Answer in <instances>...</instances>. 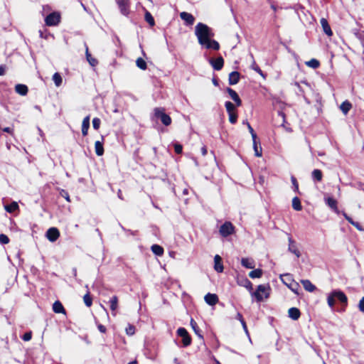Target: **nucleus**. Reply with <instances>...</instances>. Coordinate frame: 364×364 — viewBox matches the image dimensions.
Returning a JSON list of instances; mask_svg holds the SVG:
<instances>
[{
    "mask_svg": "<svg viewBox=\"0 0 364 364\" xmlns=\"http://www.w3.org/2000/svg\"><path fill=\"white\" fill-rule=\"evenodd\" d=\"M109 303L110 309L112 311V314L113 316H115V311L118 308V298L116 296H112L109 301Z\"/></svg>",
    "mask_w": 364,
    "mask_h": 364,
    "instance_id": "obj_26",
    "label": "nucleus"
},
{
    "mask_svg": "<svg viewBox=\"0 0 364 364\" xmlns=\"http://www.w3.org/2000/svg\"><path fill=\"white\" fill-rule=\"evenodd\" d=\"M289 316L293 320H297L300 317V311L295 307L290 308L288 311Z\"/></svg>",
    "mask_w": 364,
    "mask_h": 364,
    "instance_id": "obj_20",
    "label": "nucleus"
},
{
    "mask_svg": "<svg viewBox=\"0 0 364 364\" xmlns=\"http://www.w3.org/2000/svg\"><path fill=\"white\" fill-rule=\"evenodd\" d=\"M301 283L302 284L305 290L309 292H313L316 289L315 285H314L309 279H302L301 280Z\"/></svg>",
    "mask_w": 364,
    "mask_h": 364,
    "instance_id": "obj_14",
    "label": "nucleus"
},
{
    "mask_svg": "<svg viewBox=\"0 0 364 364\" xmlns=\"http://www.w3.org/2000/svg\"><path fill=\"white\" fill-rule=\"evenodd\" d=\"M90 127V116H87L84 118L82 123V134L83 136L87 134L88 129Z\"/></svg>",
    "mask_w": 364,
    "mask_h": 364,
    "instance_id": "obj_22",
    "label": "nucleus"
},
{
    "mask_svg": "<svg viewBox=\"0 0 364 364\" xmlns=\"http://www.w3.org/2000/svg\"><path fill=\"white\" fill-rule=\"evenodd\" d=\"M280 279L282 282L287 287H289L291 282H294L292 276L290 274H281Z\"/></svg>",
    "mask_w": 364,
    "mask_h": 364,
    "instance_id": "obj_25",
    "label": "nucleus"
},
{
    "mask_svg": "<svg viewBox=\"0 0 364 364\" xmlns=\"http://www.w3.org/2000/svg\"><path fill=\"white\" fill-rule=\"evenodd\" d=\"M53 310L56 314H65V310L59 301L54 302L53 305Z\"/></svg>",
    "mask_w": 364,
    "mask_h": 364,
    "instance_id": "obj_23",
    "label": "nucleus"
},
{
    "mask_svg": "<svg viewBox=\"0 0 364 364\" xmlns=\"http://www.w3.org/2000/svg\"><path fill=\"white\" fill-rule=\"evenodd\" d=\"M63 196L66 199L67 201H70V197L67 193H65V196Z\"/></svg>",
    "mask_w": 364,
    "mask_h": 364,
    "instance_id": "obj_64",
    "label": "nucleus"
},
{
    "mask_svg": "<svg viewBox=\"0 0 364 364\" xmlns=\"http://www.w3.org/2000/svg\"><path fill=\"white\" fill-rule=\"evenodd\" d=\"M270 287L269 285L260 284L257 287L255 292H252V295L254 296L257 301L260 302L265 299H267L269 296Z\"/></svg>",
    "mask_w": 364,
    "mask_h": 364,
    "instance_id": "obj_2",
    "label": "nucleus"
},
{
    "mask_svg": "<svg viewBox=\"0 0 364 364\" xmlns=\"http://www.w3.org/2000/svg\"><path fill=\"white\" fill-rule=\"evenodd\" d=\"M86 58H87V61L89 62L90 65H92V67L97 65V63H98L97 60L95 58L92 57L91 54L88 51L87 47L86 48Z\"/></svg>",
    "mask_w": 364,
    "mask_h": 364,
    "instance_id": "obj_31",
    "label": "nucleus"
},
{
    "mask_svg": "<svg viewBox=\"0 0 364 364\" xmlns=\"http://www.w3.org/2000/svg\"><path fill=\"white\" fill-rule=\"evenodd\" d=\"M255 70H256L259 74H260L261 75L263 76V73H262V71L260 70V68H259L258 67L255 68Z\"/></svg>",
    "mask_w": 364,
    "mask_h": 364,
    "instance_id": "obj_62",
    "label": "nucleus"
},
{
    "mask_svg": "<svg viewBox=\"0 0 364 364\" xmlns=\"http://www.w3.org/2000/svg\"><path fill=\"white\" fill-rule=\"evenodd\" d=\"M195 34L197 36L199 44L202 46L214 50L220 49L219 43L212 39L214 34L207 25L198 23L195 27Z\"/></svg>",
    "mask_w": 364,
    "mask_h": 364,
    "instance_id": "obj_1",
    "label": "nucleus"
},
{
    "mask_svg": "<svg viewBox=\"0 0 364 364\" xmlns=\"http://www.w3.org/2000/svg\"><path fill=\"white\" fill-rule=\"evenodd\" d=\"M191 325L193 328V329L194 330V331L196 332V333L198 334V326H197V323L196 322L193 320V319H191Z\"/></svg>",
    "mask_w": 364,
    "mask_h": 364,
    "instance_id": "obj_51",
    "label": "nucleus"
},
{
    "mask_svg": "<svg viewBox=\"0 0 364 364\" xmlns=\"http://www.w3.org/2000/svg\"><path fill=\"white\" fill-rule=\"evenodd\" d=\"M4 132H8V133H11V129L10 127H6V128L4 129Z\"/></svg>",
    "mask_w": 364,
    "mask_h": 364,
    "instance_id": "obj_63",
    "label": "nucleus"
},
{
    "mask_svg": "<svg viewBox=\"0 0 364 364\" xmlns=\"http://www.w3.org/2000/svg\"><path fill=\"white\" fill-rule=\"evenodd\" d=\"M125 331H126V333H127V335H129V336H132V335H134V333H135V328H134V326H132V325H129V326L126 328Z\"/></svg>",
    "mask_w": 364,
    "mask_h": 364,
    "instance_id": "obj_46",
    "label": "nucleus"
},
{
    "mask_svg": "<svg viewBox=\"0 0 364 364\" xmlns=\"http://www.w3.org/2000/svg\"><path fill=\"white\" fill-rule=\"evenodd\" d=\"M95 153L97 156H102L104 154V148L102 142L97 141L95 143Z\"/></svg>",
    "mask_w": 364,
    "mask_h": 364,
    "instance_id": "obj_28",
    "label": "nucleus"
},
{
    "mask_svg": "<svg viewBox=\"0 0 364 364\" xmlns=\"http://www.w3.org/2000/svg\"><path fill=\"white\" fill-rule=\"evenodd\" d=\"M46 24L48 26H57L60 21V14L59 12L54 11L50 14L45 19Z\"/></svg>",
    "mask_w": 364,
    "mask_h": 364,
    "instance_id": "obj_4",
    "label": "nucleus"
},
{
    "mask_svg": "<svg viewBox=\"0 0 364 364\" xmlns=\"http://www.w3.org/2000/svg\"><path fill=\"white\" fill-rule=\"evenodd\" d=\"M201 153L203 156H205L207 154V148L205 146H203L201 148Z\"/></svg>",
    "mask_w": 364,
    "mask_h": 364,
    "instance_id": "obj_60",
    "label": "nucleus"
},
{
    "mask_svg": "<svg viewBox=\"0 0 364 364\" xmlns=\"http://www.w3.org/2000/svg\"><path fill=\"white\" fill-rule=\"evenodd\" d=\"M288 287L295 294H298V289H299L298 283L293 282Z\"/></svg>",
    "mask_w": 364,
    "mask_h": 364,
    "instance_id": "obj_45",
    "label": "nucleus"
},
{
    "mask_svg": "<svg viewBox=\"0 0 364 364\" xmlns=\"http://www.w3.org/2000/svg\"><path fill=\"white\" fill-rule=\"evenodd\" d=\"M352 107V105L350 102L346 100L340 106V109L342 112L346 115L350 111Z\"/></svg>",
    "mask_w": 364,
    "mask_h": 364,
    "instance_id": "obj_27",
    "label": "nucleus"
},
{
    "mask_svg": "<svg viewBox=\"0 0 364 364\" xmlns=\"http://www.w3.org/2000/svg\"><path fill=\"white\" fill-rule=\"evenodd\" d=\"M60 236V232L56 228H50L46 232L48 240L52 242L56 241Z\"/></svg>",
    "mask_w": 364,
    "mask_h": 364,
    "instance_id": "obj_9",
    "label": "nucleus"
},
{
    "mask_svg": "<svg viewBox=\"0 0 364 364\" xmlns=\"http://www.w3.org/2000/svg\"><path fill=\"white\" fill-rule=\"evenodd\" d=\"M6 67L4 65H0V76L4 75Z\"/></svg>",
    "mask_w": 364,
    "mask_h": 364,
    "instance_id": "obj_58",
    "label": "nucleus"
},
{
    "mask_svg": "<svg viewBox=\"0 0 364 364\" xmlns=\"http://www.w3.org/2000/svg\"><path fill=\"white\" fill-rule=\"evenodd\" d=\"M227 92L229 94L230 97L232 100L235 102L237 106H240L242 105V101L238 96L237 93L231 88H227Z\"/></svg>",
    "mask_w": 364,
    "mask_h": 364,
    "instance_id": "obj_13",
    "label": "nucleus"
},
{
    "mask_svg": "<svg viewBox=\"0 0 364 364\" xmlns=\"http://www.w3.org/2000/svg\"><path fill=\"white\" fill-rule=\"evenodd\" d=\"M221 257L219 255H215L214 257L215 266L214 268L218 272H222L223 271V266L221 262Z\"/></svg>",
    "mask_w": 364,
    "mask_h": 364,
    "instance_id": "obj_21",
    "label": "nucleus"
},
{
    "mask_svg": "<svg viewBox=\"0 0 364 364\" xmlns=\"http://www.w3.org/2000/svg\"><path fill=\"white\" fill-rule=\"evenodd\" d=\"M204 299H205V302L210 306H213L218 302V297L215 294H210V293L207 294L205 296Z\"/></svg>",
    "mask_w": 364,
    "mask_h": 364,
    "instance_id": "obj_12",
    "label": "nucleus"
},
{
    "mask_svg": "<svg viewBox=\"0 0 364 364\" xmlns=\"http://www.w3.org/2000/svg\"><path fill=\"white\" fill-rule=\"evenodd\" d=\"M100 124L101 121L99 118L95 117L92 119V126L95 129L97 130L100 128Z\"/></svg>",
    "mask_w": 364,
    "mask_h": 364,
    "instance_id": "obj_47",
    "label": "nucleus"
},
{
    "mask_svg": "<svg viewBox=\"0 0 364 364\" xmlns=\"http://www.w3.org/2000/svg\"><path fill=\"white\" fill-rule=\"evenodd\" d=\"M322 172L319 169H315L313 171L312 177L314 178V179L318 181H321L322 179Z\"/></svg>",
    "mask_w": 364,
    "mask_h": 364,
    "instance_id": "obj_39",
    "label": "nucleus"
},
{
    "mask_svg": "<svg viewBox=\"0 0 364 364\" xmlns=\"http://www.w3.org/2000/svg\"><path fill=\"white\" fill-rule=\"evenodd\" d=\"M253 141V149L255 151V154L257 157L262 156V148L259 145H258L257 139Z\"/></svg>",
    "mask_w": 364,
    "mask_h": 364,
    "instance_id": "obj_30",
    "label": "nucleus"
},
{
    "mask_svg": "<svg viewBox=\"0 0 364 364\" xmlns=\"http://www.w3.org/2000/svg\"><path fill=\"white\" fill-rule=\"evenodd\" d=\"M53 80L56 87H60L63 82L62 77L60 76V75L58 73H55L53 75Z\"/></svg>",
    "mask_w": 364,
    "mask_h": 364,
    "instance_id": "obj_35",
    "label": "nucleus"
},
{
    "mask_svg": "<svg viewBox=\"0 0 364 364\" xmlns=\"http://www.w3.org/2000/svg\"><path fill=\"white\" fill-rule=\"evenodd\" d=\"M98 329L100 332L105 333L106 331V328L102 324L98 325Z\"/></svg>",
    "mask_w": 364,
    "mask_h": 364,
    "instance_id": "obj_57",
    "label": "nucleus"
},
{
    "mask_svg": "<svg viewBox=\"0 0 364 364\" xmlns=\"http://www.w3.org/2000/svg\"><path fill=\"white\" fill-rule=\"evenodd\" d=\"M327 205L333 210H337V202L333 198L328 197L326 199Z\"/></svg>",
    "mask_w": 364,
    "mask_h": 364,
    "instance_id": "obj_36",
    "label": "nucleus"
},
{
    "mask_svg": "<svg viewBox=\"0 0 364 364\" xmlns=\"http://www.w3.org/2000/svg\"><path fill=\"white\" fill-rule=\"evenodd\" d=\"M291 182H292V184H293V186L294 187L295 191H297L298 189H299V186H298V183L296 181V179L294 176L291 177Z\"/></svg>",
    "mask_w": 364,
    "mask_h": 364,
    "instance_id": "obj_54",
    "label": "nucleus"
},
{
    "mask_svg": "<svg viewBox=\"0 0 364 364\" xmlns=\"http://www.w3.org/2000/svg\"><path fill=\"white\" fill-rule=\"evenodd\" d=\"M15 91L22 95V96H25L27 95L28 93V87L25 85H23V84H17L16 86H15Z\"/></svg>",
    "mask_w": 364,
    "mask_h": 364,
    "instance_id": "obj_18",
    "label": "nucleus"
},
{
    "mask_svg": "<svg viewBox=\"0 0 364 364\" xmlns=\"http://www.w3.org/2000/svg\"><path fill=\"white\" fill-rule=\"evenodd\" d=\"M343 216L345 217V218L351 224L353 225V223L355 222L353 220V219L349 217L346 213H343Z\"/></svg>",
    "mask_w": 364,
    "mask_h": 364,
    "instance_id": "obj_56",
    "label": "nucleus"
},
{
    "mask_svg": "<svg viewBox=\"0 0 364 364\" xmlns=\"http://www.w3.org/2000/svg\"><path fill=\"white\" fill-rule=\"evenodd\" d=\"M262 276V270L260 269H254L249 273V277L252 279L260 278Z\"/></svg>",
    "mask_w": 364,
    "mask_h": 364,
    "instance_id": "obj_34",
    "label": "nucleus"
},
{
    "mask_svg": "<svg viewBox=\"0 0 364 364\" xmlns=\"http://www.w3.org/2000/svg\"><path fill=\"white\" fill-rule=\"evenodd\" d=\"M306 65L312 68H317L320 63L316 59H311L309 61L306 62Z\"/></svg>",
    "mask_w": 364,
    "mask_h": 364,
    "instance_id": "obj_41",
    "label": "nucleus"
},
{
    "mask_svg": "<svg viewBox=\"0 0 364 364\" xmlns=\"http://www.w3.org/2000/svg\"><path fill=\"white\" fill-rule=\"evenodd\" d=\"M151 251L158 256H161L164 253V249L159 245H153L151 247Z\"/></svg>",
    "mask_w": 364,
    "mask_h": 364,
    "instance_id": "obj_29",
    "label": "nucleus"
},
{
    "mask_svg": "<svg viewBox=\"0 0 364 364\" xmlns=\"http://www.w3.org/2000/svg\"><path fill=\"white\" fill-rule=\"evenodd\" d=\"M229 115V121L231 124H235L237 119V114L236 112L228 113Z\"/></svg>",
    "mask_w": 364,
    "mask_h": 364,
    "instance_id": "obj_44",
    "label": "nucleus"
},
{
    "mask_svg": "<svg viewBox=\"0 0 364 364\" xmlns=\"http://www.w3.org/2000/svg\"><path fill=\"white\" fill-rule=\"evenodd\" d=\"M327 303L331 309H333L336 304V298L333 296V291L327 296Z\"/></svg>",
    "mask_w": 364,
    "mask_h": 364,
    "instance_id": "obj_33",
    "label": "nucleus"
},
{
    "mask_svg": "<svg viewBox=\"0 0 364 364\" xmlns=\"http://www.w3.org/2000/svg\"><path fill=\"white\" fill-rule=\"evenodd\" d=\"M154 115L156 117L159 118L161 119V122L165 125V126H168L171 124V117L167 115L165 112H164V109H162V108H155L154 109Z\"/></svg>",
    "mask_w": 364,
    "mask_h": 364,
    "instance_id": "obj_3",
    "label": "nucleus"
},
{
    "mask_svg": "<svg viewBox=\"0 0 364 364\" xmlns=\"http://www.w3.org/2000/svg\"><path fill=\"white\" fill-rule=\"evenodd\" d=\"M83 300L87 306L90 307L92 306V300L90 297L89 291H87V294L83 296Z\"/></svg>",
    "mask_w": 364,
    "mask_h": 364,
    "instance_id": "obj_42",
    "label": "nucleus"
},
{
    "mask_svg": "<svg viewBox=\"0 0 364 364\" xmlns=\"http://www.w3.org/2000/svg\"><path fill=\"white\" fill-rule=\"evenodd\" d=\"M0 242L1 244H8L9 242V239L6 235L1 234L0 235Z\"/></svg>",
    "mask_w": 364,
    "mask_h": 364,
    "instance_id": "obj_49",
    "label": "nucleus"
},
{
    "mask_svg": "<svg viewBox=\"0 0 364 364\" xmlns=\"http://www.w3.org/2000/svg\"><path fill=\"white\" fill-rule=\"evenodd\" d=\"M23 339L25 341H28L31 339V332H27L23 336Z\"/></svg>",
    "mask_w": 364,
    "mask_h": 364,
    "instance_id": "obj_53",
    "label": "nucleus"
},
{
    "mask_svg": "<svg viewBox=\"0 0 364 364\" xmlns=\"http://www.w3.org/2000/svg\"><path fill=\"white\" fill-rule=\"evenodd\" d=\"M237 284L247 289L249 291L252 289V284L247 278H243L237 280Z\"/></svg>",
    "mask_w": 364,
    "mask_h": 364,
    "instance_id": "obj_24",
    "label": "nucleus"
},
{
    "mask_svg": "<svg viewBox=\"0 0 364 364\" xmlns=\"http://www.w3.org/2000/svg\"><path fill=\"white\" fill-rule=\"evenodd\" d=\"M246 124L247 126V128L249 129V132L252 136V140H255L257 139V134L255 132L254 129H252V127H251V125L250 124V123L248 122H246Z\"/></svg>",
    "mask_w": 364,
    "mask_h": 364,
    "instance_id": "obj_48",
    "label": "nucleus"
},
{
    "mask_svg": "<svg viewBox=\"0 0 364 364\" xmlns=\"http://www.w3.org/2000/svg\"><path fill=\"white\" fill-rule=\"evenodd\" d=\"M321 24L323 28V32L328 36H331L333 35V32L331 29L330 26L327 20L324 18L321 19Z\"/></svg>",
    "mask_w": 364,
    "mask_h": 364,
    "instance_id": "obj_15",
    "label": "nucleus"
},
{
    "mask_svg": "<svg viewBox=\"0 0 364 364\" xmlns=\"http://www.w3.org/2000/svg\"><path fill=\"white\" fill-rule=\"evenodd\" d=\"M292 208L297 211L302 209L301 201L298 197H294L292 199Z\"/></svg>",
    "mask_w": 364,
    "mask_h": 364,
    "instance_id": "obj_32",
    "label": "nucleus"
},
{
    "mask_svg": "<svg viewBox=\"0 0 364 364\" xmlns=\"http://www.w3.org/2000/svg\"><path fill=\"white\" fill-rule=\"evenodd\" d=\"M180 17L182 20H183L186 25L191 26L195 22L194 16L188 12L183 11L180 14Z\"/></svg>",
    "mask_w": 364,
    "mask_h": 364,
    "instance_id": "obj_10",
    "label": "nucleus"
},
{
    "mask_svg": "<svg viewBox=\"0 0 364 364\" xmlns=\"http://www.w3.org/2000/svg\"><path fill=\"white\" fill-rule=\"evenodd\" d=\"M234 232V226L230 222H225L220 228V233L223 237H228Z\"/></svg>",
    "mask_w": 364,
    "mask_h": 364,
    "instance_id": "obj_5",
    "label": "nucleus"
},
{
    "mask_svg": "<svg viewBox=\"0 0 364 364\" xmlns=\"http://www.w3.org/2000/svg\"><path fill=\"white\" fill-rule=\"evenodd\" d=\"M177 333L178 335L182 338L184 346H188L191 344V339L188 336L187 331L184 328H179Z\"/></svg>",
    "mask_w": 364,
    "mask_h": 364,
    "instance_id": "obj_8",
    "label": "nucleus"
},
{
    "mask_svg": "<svg viewBox=\"0 0 364 364\" xmlns=\"http://www.w3.org/2000/svg\"><path fill=\"white\" fill-rule=\"evenodd\" d=\"M289 250L294 254L297 257H299L301 255L294 241L291 237L289 238Z\"/></svg>",
    "mask_w": 364,
    "mask_h": 364,
    "instance_id": "obj_16",
    "label": "nucleus"
},
{
    "mask_svg": "<svg viewBox=\"0 0 364 364\" xmlns=\"http://www.w3.org/2000/svg\"><path fill=\"white\" fill-rule=\"evenodd\" d=\"M122 14L127 16L129 13V0H116Z\"/></svg>",
    "mask_w": 364,
    "mask_h": 364,
    "instance_id": "obj_6",
    "label": "nucleus"
},
{
    "mask_svg": "<svg viewBox=\"0 0 364 364\" xmlns=\"http://www.w3.org/2000/svg\"><path fill=\"white\" fill-rule=\"evenodd\" d=\"M174 149H175V151L177 153V154H181L182 152V146L181 144H176L174 145Z\"/></svg>",
    "mask_w": 364,
    "mask_h": 364,
    "instance_id": "obj_52",
    "label": "nucleus"
},
{
    "mask_svg": "<svg viewBox=\"0 0 364 364\" xmlns=\"http://www.w3.org/2000/svg\"><path fill=\"white\" fill-rule=\"evenodd\" d=\"M240 80V73L238 72L234 71L230 73L229 75V84L230 85H235L239 82Z\"/></svg>",
    "mask_w": 364,
    "mask_h": 364,
    "instance_id": "obj_19",
    "label": "nucleus"
},
{
    "mask_svg": "<svg viewBox=\"0 0 364 364\" xmlns=\"http://www.w3.org/2000/svg\"><path fill=\"white\" fill-rule=\"evenodd\" d=\"M241 264L243 267L248 269H254L255 267V261L251 258L244 257L241 259Z\"/></svg>",
    "mask_w": 364,
    "mask_h": 364,
    "instance_id": "obj_17",
    "label": "nucleus"
},
{
    "mask_svg": "<svg viewBox=\"0 0 364 364\" xmlns=\"http://www.w3.org/2000/svg\"><path fill=\"white\" fill-rule=\"evenodd\" d=\"M225 106L228 113L236 112L235 106L231 102H226Z\"/></svg>",
    "mask_w": 364,
    "mask_h": 364,
    "instance_id": "obj_43",
    "label": "nucleus"
},
{
    "mask_svg": "<svg viewBox=\"0 0 364 364\" xmlns=\"http://www.w3.org/2000/svg\"><path fill=\"white\" fill-rule=\"evenodd\" d=\"M236 318H237V319H238L240 321H243V320H244V319H243V318H242V314H240V313H237V314Z\"/></svg>",
    "mask_w": 364,
    "mask_h": 364,
    "instance_id": "obj_61",
    "label": "nucleus"
},
{
    "mask_svg": "<svg viewBox=\"0 0 364 364\" xmlns=\"http://www.w3.org/2000/svg\"><path fill=\"white\" fill-rule=\"evenodd\" d=\"M145 20L151 26H154L155 24L154 19L151 16V13L146 11L145 12Z\"/></svg>",
    "mask_w": 364,
    "mask_h": 364,
    "instance_id": "obj_37",
    "label": "nucleus"
},
{
    "mask_svg": "<svg viewBox=\"0 0 364 364\" xmlns=\"http://www.w3.org/2000/svg\"><path fill=\"white\" fill-rule=\"evenodd\" d=\"M352 225H353L357 230H358L360 231L363 230V228L358 223L354 222Z\"/></svg>",
    "mask_w": 364,
    "mask_h": 364,
    "instance_id": "obj_55",
    "label": "nucleus"
},
{
    "mask_svg": "<svg viewBox=\"0 0 364 364\" xmlns=\"http://www.w3.org/2000/svg\"><path fill=\"white\" fill-rule=\"evenodd\" d=\"M333 296L336 298V301L338 300L344 306H346L348 304V298L346 294L341 290L336 289L333 291Z\"/></svg>",
    "mask_w": 364,
    "mask_h": 364,
    "instance_id": "obj_7",
    "label": "nucleus"
},
{
    "mask_svg": "<svg viewBox=\"0 0 364 364\" xmlns=\"http://www.w3.org/2000/svg\"><path fill=\"white\" fill-rule=\"evenodd\" d=\"M210 63L215 70H220L223 66L224 60L222 57H218L215 59H210Z\"/></svg>",
    "mask_w": 364,
    "mask_h": 364,
    "instance_id": "obj_11",
    "label": "nucleus"
},
{
    "mask_svg": "<svg viewBox=\"0 0 364 364\" xmlns=\"http://www.w3.org/2000/svg\"><path fill=\"white\" fill-rule=\"evenodd\" d=\"M136 64L139 68H140L143 70L146 69V63L141 58H139L136 59Z\"/></svg>",
    "mask_w": 364,
    "mask_h": 364,
    "instance_id": "obj_38",
    "label": "nucleus"
},
{
    "mask_svg": "<svg viewBox=\"0 0 364 364\" xmlns=\"http://www.w3.org/2000/svg\"><path fill=\"white\" fill-rule=\"evenodd\" d=\"M240 322H241V323H242V327H243V328H244L245 331L246 332V333H248V331H247V326H246V323H245V321L243 320V321H240Z\"/></svg>",
    "mask_w": 364,
    "mask_h": 364,
    "instance_id": "obj_59",
    "label": "nucleus"
},
{
    "mask_svg": "<svg viewBox=\"0 0 364 364\" xmlns=\"http://www.w3.org/2000/svg\"><path fill=\"white\" fill-rule=\"evenodd\" d=\"M358 309L360 311L364 312V296L359 301Z\"/></svg>",
    "mask_w": 364,
    "mask_h": 364,
    "instance_id": "obj_50",
    "label": "nucleus"
},
{
    "mask_svg": "<svg viewBox=\"0 0 364 364\" xmlns=\"http://www.w3.org/2000/svg\"><path fill=\"white\" fill-rule=\"evenodd\" d=\"M18 208V205L16 202H12L10 205H6L5 209L9 213H12Z\"/></svg>",
    "mask_w": 364,
    "mask_h": 364,
    "instance_id": "obj_40",
    "label": "nucleus"
}]
</instances>
